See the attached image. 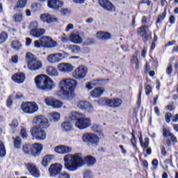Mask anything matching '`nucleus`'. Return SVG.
Masks as SVG:
<instances>
[{"label":"nucleus","instance_id":"nucleus-1","mask_svg":"<svg viewBox=\"0 0 178 178\" xmlns=\"http://www.w3.org/2000/svg\"><path fill=\"white\" fill-rule=\"evenodd\" d=\"M76 87H77V81L74 79H63L59 82L60 90L56 92L55 95L70 101L74 98L73 88H76Z\"/></svg>","mask_w":178,"mask_h":178},{"label":"nucleus","instance_id":"nucleus-2","mask_svg":"<svg viewBox=\"0 0 178 178\" xmlns=\"http://www.w3.org/2000/svg\"><path fill=\"white\" fill-rule=\"evenodd\" d=\"M64 162L65 168L70 172H76L79 168H81L84 165V161L81 153L66 154L64 156Z\"/></svg>","mask_w":178,"mask_h":178},{"label":"nucleus","instance_id":"nucleus-3","mask_svg":"<svg viewBox=\"0 0 178 178\" xmlns=\"http://www.w3.org/2000/svg\"><path fill=\"white\" fill-rule=\"evenodd\" d=\"M68 120L70 122H75V127L79 130L88 129L91 126V119L86 117L82 113L72 111L69 114Z\"/></svg>","mask_w":178,"mask_h":178},{"label":"nucleus","instance_id":"nucleus-4","mask_svg":"<svg viewBox=\"0 0 178 178\" xmlns=\"http://www.w3.org/2000/svg\"><path fill=\"white\" fill-rule=\"evenodd\" d=\"M36 88L42 91H52L55 88V82L45 74H40L35 77Z\"/></svg>","mask_w":178,"mask_h":178},{"label":"nucleus","instance_id":"nucleus-5","mask_svg":"<svg viewBox=\"0 0 178 178\" xmlns=\"http://www.w3.org/2000/svg\"><path fill=\"white\" fill-rule=\"evenodd\" d=\"M26 62L28 63V69L30 70H40L42 68V62L34 58V54L32 53H27L26 55Z\"/></svg>","mask_w":178,"mask_h":178},{"label":"nucleus","instance_id":"nucleus-6","mask_svg":"<svg viewBox=\"0 0 178 178\" xmlns=\"http://www.w3.org/2000/svg\"><path fill=\"white\" fill-rule=\"evenodd\" d=\"M21 108L24 113L33 115V113H35L38 111V104L35 102H23L21 105Z\"/></svg>","mask_w":178,"mask_h":178},{"label":"nucleus","instance_id":"nucleus-7","mask_svg":"<svg viewBox=\"0 0 178 178\" xmlns=\"http://www.w3.org/2000/svg\"><path fill=\"white\" fill-rule=\"evenodd\" d=\"M31 134L32 137L38 141H44V140L47 138V133H45V131L38 127H33L31 129Z\"/></svg>","mask_w":178,"mask_h":178},{"label":"nucleus","instance_id":"nucleus-8","mask_svg":"<svg viewBox=\"0 0 178 178\" xmlns=\"http://www.w3.org/2000/svg\"><path fill=\"white\" fill-rule=\"evenodd\" d=\"M87 73H88V69L87 67L84 65H81L77 67L72 73V76L74 79H76L77 80H81L87 76Z\"/></svg>","mask_w":178,"mask_h":178},{"label":"nucleus","instance_id":"nucleus-9","mask_svg":"<svg viewBox=\"0 0 178 178\" xmlns=\"http://www.w3.org/2000/svg\"><path fill=\"white\" fill-rule=\"evenodd\" d=\"M33 122L36 126H38L39 129H47L49 127V122L48 118L44 115H38L33 118Z\"/></svg>","mask_w":178,"mask_h":178},{"label":"nucleus","instance_id":"nucleus-10","mask_svg":"<svg viewBox=\"0 0 178 178\" xmlns=\"http://www.w3.org/2000/svg\"><path fill=\"white\" fill-rule=\"evenodd\" d=\"M40 20L43 23H47V24H52V23H60V20L58 19L54 15L49 13H44L40 15Z\"/></svg>","mask_w":178,"mask_h":178},{"label":"nucleus","instance_id":"nucleus-11","mask_svg":"<svg viewBox=\"0 0 178 178\" xmlns=\"http://www.w3.org/2000/svg\"><path fill=\"white\" fill-rule=\"evenodd\" d=\"M82 140L84 143H90L91 144H98L99 143V138L95 134L86 133L82 136Z\"/></svg>","mask_w":178,"mask_h":178},{"label":"nucleus","instance_id":"nucleus-12","mask_svg":"<svg viewBox=\"0 0 178 178\" xmlns=\"http://www.w3.org/2000/svg\"><path fill=\"white\" fill-rule=\"evenodd\" d=\"M163 136L168 138L166 140V145L168 147H172V143H177V138L175 136V134H172L170 131L166 128H163Z\"/></svg>","mask_w":178,"mask_h":178},{"label":"nucleus","instance_id":"nucleus-13","mask_svg":"<svg viewBox=\"0 0 178 178\" xmlns=\"http://www.w3.org/2000/svg\"><path fill=\"white\" fill-rule=\"evenodd\" d=\"M99 4L106 12H115L116 9L109 0H99Z\"/></svg>","mask_w":178,"mask_h":178},{"label":"nucleus","instance_id":"nucleus-14","mask_svg":"<svg viewBox=\"0 0 178 178\" xmlns=\"http://www.w3.org/2000/svg\"><path fill=\"white\" fill-rule=\"evenodd\" d=\"M62 168L63 166L60 163H56L54 164H51L49 168V175L55 177V176L60 175Z\"/></svg>","mask_w":178,"mask_h":178},{"label":"nucleus","instance_id":"nucleus-15","mask_svg":"<svg viewBox=\"0 0 178 178\" xmlns=\"http://www.w3.org/2000/svg\"><path fill=\"white\" fill-rule=\"evenodd\" d=\"M57 69L61 73H70L73 72V65L68 63H61L58 65Z\"/></svg>","mask_w":178,"mask_h":178},{"label":"nucleus","instance_id":"nucleus-16","mask_svg":"<svg viewBox=\"0 0 178 178\" xmlns=\"http://www.w3.org/2000/svg\"><path fill=\"white\" fill-rule=\"evenodd\" d=\"M27 170L31 173L33 177H40V170L37 168V166L34 163H28L26 164Z\"/></svg>","mask_w":178,"mask_h":178},{"label":"nucleus","instance_id":"nucleus-17","mask_svg":"<svg viewBox=\"0 0 178 178\" xmlns=\"http://www.w3.org/2000/svg\"><path fill=\"white\" fill-rule=\"evenodd\" d=\"M54 151L55 152H57V154L65 155V154H70V152H72L73 148L65 145H58L54 148Z\"/></svg>","mask_w":178,"mask_h":178},{"label":"nucleus","instance_id":"nucleus-18","mask_svg":"<svg viewBox=\"0 0 178 178\" xmlns=\"http://www.w3.org/2000/svg\"><path fill=\"white\" fill-rule=\"evenodd\" d=\"M12 80L17 84H22L26 80V74L23 72H18L12 76Z\"/></svg>","mask_w":178,"mask_h":178},{"label":"nucleus","instance_id":"nucleus-19","mask_svg":"<svg viewBox=\"0 0 178 178\" xmlns=\"http://www.w3.org/2000/svg\"><path fill=\"white\" fill-rule=\"evenodd\" d=\"M104 84H105V80L95 79L86 84V88L88 90H92L93 87H97L98 86H104Z\"/></svg>","mask_w":178,"mask_h":178},{"label":"nucleus","instance_id":"nucleus-20","mask_svg":"<svg viewBox=\"0 0 178 178\" xmlns=\"http://www.w3.org/2000/svg\"><path fill=\"white\" fill-rule=\"evenodd\" d=\"M47 5L49 8L54 9L55 10H58L60 8L63 6V2L59 0H49Z\"/></svg>","mask_w":178,"mask_h":178},{"label":"nucleus","instance_id":"nucleus-21","mask_svg":"<svg viewBox=\"0 0 178 178\" xmlns=\"http://www.w3.org/2000/svg\"><path fill=\"white\" fill-rule=\"evenodd\" d=\"M69 40L73 44L83 43V38H81L79 33H71L70 35Z\"/></svg>","mask_w":178,"mask_h":178},{"label":"nucleus","instance_id":"nucleus-22","mask_svg":"<svg viewBox=\"0 0 178 178\" xmlns=\"http://www.w3.org/2000/svg\"><path fill=\"white\" fill-rule=\"evenodd\" d=\"M42 151V145L40 143H34L32 145V155L33 156H38Z\"/></svg>","mask_w":178,"mask_h":178},{"label":"nucleus","instance_id":"nucleus-23","mask_svg":"<svg viewBox=\"0 0 178 178\" xmlns=\"http://www.w3.org/2000/svg\"><path fill=\"white\" fill-rule=\"evenodd\" d=\"M31 35L35 37V38H40L42 35L45 34V29H33L30 31Z\"/></svg>","mask_w":178,"mask_h":178},{"label":"nucleus","instance_id":"nucleus-24","mask_svg":"<svg viewBox=\"0 0 178 178\" xmlns=\"http://www.w3.org/2000/svg\"><path fill=\"white\" fill-rule=\"evenodd\" d=\"M104 91H105L104 88H96L90 92V97H92V98H99V97L104 94Z\"/></svg>","mask_w":178,"mask_h":178},{"label":"nucleus","instance_id":"nucleus-25","mask_svg":"<svg viewBox=\"0 0 178 178\" xmlns=\"http://www.w3.org/2000/svg\"><path fill=\"white\" fill-rule=\"evenodd\" d=\"M97 37L102 41H108V40L112 38V35L109 32L99 31L97 33Z\"/></svg>","mask_w":178,"mask_h":178},{"label":"nucleus","instance_id":"nucleus-26","mask_svg":"<svg viewBox=\"0 0 178 178\" xmlns=\"http://www.w3.org/2000/svg\"><path fill=\"white\" fill-rule=\"evenodd\" d=\"M76 106L77 108L81 110L88 109V111H91V109H92V105H91V103L88 102H83V101L78 102Z\"/></svg>","mask_w":178,"mask_h":178},{"label":"nucleus","instance_id":"nucleus-27","mask_svg":"<svg viewBox=\"0 0 178 178\" xmlns=\"http://www.w3.org/2000/svg\"><path fill=\"white\" fill-rule=\"evenodd\" d=\"M46 73L48 76H51L52 77H58L59 76V72H58V70L52 66H49L46 69Z\"/></svg>","mask_w":178,"mask_h":178},{"label":"nucleus","instance_id":"nucleus-28","mask_svg":"<svg viewBox=\"0 0 178 178\" xmlns=\"http://www.w3.org/2000/svg\"><path fill=\"white\" fill-rule=\"evenodd\" d=\"M61 129L63 131H72V130H73V124L69 121H65L61 124Z\"/></svg>","mask_w":178,"mask_h":178},{"label":"nucleus","instance_id":"nucleus-29","mask_svg":"<svg viewBox=\"0 0 178 178\" xmlns=\"http://www.w3.org/2000/svg\"><path fill=\"white\" fill-rule=\"evenodd\" d=\"M108 106L111 108H119L122 105V99H112L108 101Z\"/></svg>","mask_w":178,"mask_h":178},{"label":"nucleus","instance_id":"nucleus-30","mask_svg":"<svg viewBox=\"0 0 178 178\" xmlns=\"http://www.w3.org/2000/svg\"><path fill=\"white\" fill-rule=\"evenodd\" d=\"M49 119L50 122H58L60 119V113L54 111L49 113Z\"/></svg>","mask_w":178,"mask_h":178},{"label":"nucleus","instance_id":"nucleus-31","mask_svg":"<svg viewBox=\"0 0 178 178\" xmlns=\"http://www.w3.org/2000/svg\"><path fill=\"white\" fill-rule=\"evenodd\" d=\"M56 59L57 60V63L59 62H62V60L69 58V54L66 52H63V53H56Z\"/></svg>","mask_w":178,"mask_h":178},{"label":"nucleus","instance_id":"nucleus-32","mask_svg":"<svg viewBox=\"0 0 178 178\" xmlns=\"http://www.w3.org/2000/svg\"><path fill=\"white\" fill-rule=\"evenodd\" d=\"M27 5V0H18L14 6V10H17V9H24Z\"/></svg>","mask_w":178,"mask_h":178},{"label":"nucleus","instance_id":"nucleus-33","mask_svg":"<svg viewBox=\"0 0 178 178\" xmlns=\"http://www.w3.org/2000/svg\"><path fill=\"white\" fill-rule=\"evenodd\" d=\"M137 52L134 53V54L131 56L130 63L131 65H134L136 69L140 67V61L138 60V57Z\"/></svg>","mask_w":178,"mask_h":178},{"label":"nucleus","instance_id":"nucleus-34","mask_svg":"<svg viewBox=\"0 0 178 178\" xmlns=\"http://www.w3.org/2000/svg\"><path fill=\"white\" fill-rule=\"evenodd\" d=\"M84 161L86 162L88 166H94V165H95L97 163V159H95V158L92 156H87L84 159Z\"/></svg>","mask_w":178,"mask_h":178},{"label":"nucleus","instance_id":"nucleus-35","mask_svg":"<svg viewBox=\"0 0 178 178\" xmlns=\"http://www.w3.org/2000/svg\"><path fill=\"white\" fill-rule=\"evenodd\" d=\"M13 19L15 23H20L23 20V13L18 11L13 15Z\"/></svg>","mask_w":178,"mask_h":178},{"label":"nucleus","instance_id":"nucleus-36","mask_svg":"<svg viewBox=\"0 0 178 178\" xmlns=\"http://www.w3.org/2000/svg\"><path fill=\"white\" fill-rule=\"evenodd\" d=\"M138 33L141 37H147V35L148 34V26H142L139 28Z\"/></svg>","mask_w":178,"mask_h":178},{"label":"nucleus","instance_id":"nucleus-37","mask_svg":"<svg viewBox=\"0 0 178 178\" xmlns=\"http://www.w3.org/2000/svg\"><path fill=\"white\" fill-rule=\"evenodd\" d=\"M68 49L72 52V54H79L81 52V48L76 44H70L67 46Z\"/></svg>","mask_w":178,"mask_h":178},{"label":"nucleus","instance_id":"nucleus-38","mask_svg":"<svg viewBox=\"0 0 178 178\" xmlns=\"http://www.w3.org/2000/svg\"><path fill=\"white\" fill-rule=\"evenodd\" d=\"M52 159H54V156L52 155L45 156L42 161V166L47 168L48 166V164L49 163V162H51V161H52Z\"/></svg>","mask_w":178,"mask_h":178},{"label":"nucleus","instance_id":"nucleus-39","mask_svg":"<svg viewBox=\"0 0 178 178\" xmlns=\"http://www.w3.org/2000/svg\"><path fill=\"white\" fill-rule=\"evenodd\" d=\"M22 43L19 40H13L11 42V48H13L14 51H19L22 49Z\"/></svg>","mask_w":178,"mask_h":178},{"label":"nucleus","instance_id":"nucleus-40","mask_svg":"<svg viewBox=\"0 0 178 178\" xmlns=\"http://www.w3.org/2000/svg\"><path fill=\"white\" fill-rule=\"evenodd\" d=\"M91 129L92 131H95V133H98L99 136H104V134H102V127L99 126L98 124H95L91 127Z\"/></svg>","mask_w":178,"mask_h":178},{"label":"nucleus","instance_id":"nucleus-41","mask_svg":"<svg viewBox=\"0 0 178 178\" xmlns=\"http://www.w3.org/2000/svg\"><path fill=\"white\" fill-rule=\"evenodd\" d=\"M33 145L25 144L22 147V151L26 155H29V154H32Z\"/></svg>","mask_w":178,"mask_h":178},{"label":"nucleus","instance_id":"nucleus-42","mask_svg":"<svg viewBox=\"0 0 178 178\" xmlns=\"http://www.w3.org/2000/svg\"><path fill=\"white\" fill-rule=\"evenodd\" d=\"M40 41L42 45V48H48V42L49 41V37L43 36L40 38Z\"/></svg>","mask_w":178,"mask_h":178},{"label":"nucleus","instance_id":"nucleus-43","mask_svg":"<svg viewBox=\"0 0 178 178\" xmlns=\"http://www.w3.org/2000/svg\"><path fill=\"white\" fill-rule=\"evenodd\" d=\"M8 38V33L5 31H2L0 33V44H5L6 42V40Z\"/></svg>","mask_w":178,"mask_h":178},{"label":"nucleus","instance_id":"nucleus-44","mask_svg":"<svg viewBox=\"0 0 178 178\" xmlns=\"http://www.w3.org/2000/svg\"><path fill=\"white\" fill-rule=\"evenodd\" d=\"M52 108L55 109H59V108H62L63 106V103L56 99H54L53 101V104H51Z\"/></svg>","mask_w":178,"mask_h":178},{"label":"nucleus","instance_id":"nucleus-45","mask_svg":"<svg viewBox=\"0 0 178 178\" xmlns=\"http://www.w3.org/2000/svg\"><path fill=\"white\" fill-rule=\"evenodd\" d=\"M14 147L17 149H20L22 147V139L17 136L14 139Z\"/></svg>","mask_w":178,"mask_h":178},{"label":"nucleus","instance_id":"nucleus-46","mask_svg":"<svg viewBox=\"0 0 178 178\" xmlns=\"http://www.w3.org/2000/svg\"><path fill=\"white\" fill-rule=\"evenodd\" d=\"M47 62H49V63H58L56 54H49L47 56Z\"/></svg>","mask_w":178,"mask_h":178},{"label":"nucleus","instance_id":"nucleus-47","mask_svg":"<svg viewBox=\"0 0 178 178\" xmlns=\"http://www.w3.org/2000/svg\"><path fill=\"white\" fill-rule=\"evenodd\" d=\"M6 155V149H5V145L2 140H0V156L2 158Z\"/></svg>","mask_w":178,"mask_h":178},{"label":"nucleus","instance_id":"nucleus-48","mask_svg":"<svg viewBox=\"0 0 178 178\" xmlns=\"http://www.w3.org/2000/svg\"><path fill=\"white\" fill-rule=\"evenodd\" d=\"M54 99L55 98L52 97H47L44 99V103L46 104V105H47V106H52Z\"/></svg>","mask_w":178,"mask_h":178},{"label":"nucleus","instance_id":"nucleus-49","mask_svg":"<svg viewBox=\"0 0 178 178\" xmlns=\"http://www.w3.org/2000/svg\"><path fill=\"white\" fill-rule=\"evenodd\" d=\"M83 178H94V173L91 170H86L83 172Z\"/></svg>","mask_w":178,"mask_h":178},{"label":"nucleus","instance_id":"nucleus-50","mask_svg":"<svg viewBox=\"0 0 178 178\" xmlns=\"http://www.w3.org/2000/svg\"><path fill=\"white\" fill-rule=\"evenodd\" d=\"M58 43L49 38L47 48H54V47H56Z\"/></svg>","mask_w":178,"mask_h":178},{"label":"nucleus","instance_id":"nucleus-51","mask_svg":"<svg viewBox=\"0 0 178 178\" xmlns=\"http://www.w3.org/2000/svg\"><path fill=\"white\" fill-rule=\"evenodd\" d=\"M166 17V12H163L161 15H159L156 23H162Z\"/></svg>","mask_w":178,"mask_h":178},{"label":"nucleus","instance_id":"nucleus-52","mask_svg":"<svg viewBox=\"0 0 178 178\" xmlns=\"http://www.w3.org/2000/svg\"><path fill=\"white\" fill-rule=\"evenodd\" d=\"M95 42V40L93 38H87L83 42V45H92Z\"/></svg>","mask_w":178,"mask_h":178},{"label":"nucleus","instance_id":"nucleus-53","mask_svg":"<svg viewBox=\"0 0 178 178\" xmlns=\"http://www.w3.org/2000/svg\"><path fill=\"white\" fill-rule=\"evenodd\" d=\"M71 10L69 8H63L60 10V13L63 16H67V15H70Z\"/></svg>","mask_w":178,"mask_h":178},{"label":"nucleus","instance_id":"nucleus-54","mask_svg":"<svg viewBox=\"0 0 178 178\" xmlns=\"http://www.w3.org/2000/svg\"><path fill=\"white\" fill-rule=\"evenodd\" d=\"M10 126L12 130L13 131L15 130V129H16V127L19 126V122L17 121V120H13Z\"/></svg>","mask_w":178,"mask_h":178},{"label":"nucleus","instance_id":"nucleus-55","mask_svg":"<svg viewBox=\"0 0 178 178\" xmlns=\"http://www.w3.org/2000/svg\"><path fill=\"white\" fill-rule=\"evenodd\" d=\"M149 138H145L144 143H141V147L142 148L145 149V148H149Z\"/></svg>","mask_w":178,"mask_h":178},{"label":"nucleus","instance_id":"nucleus-56","mask_svg":"<svg viewBox=\"0 0 178 178\" xmlns=\"http://www.w3.org/2000/svg\"><path fill=\"white\" fill-rule=\"evenodd\" d=\"M109 99H100L99 100V103L100 104V105H107L108 106H109Z\"/></svg>","mask_w":178,"mask_h":178},{"label":"nucleus","instance_id":"nucleus-57","mask_svg":"<svg viewBox=\"0 0 178 178\" xmlns=\"http://www.w3.org/2000/svg\"><path fill=\"white\" fill-rule=\"evenodd\" d=\"M58 178H70V174L63 172L58 175Z\"/></svg>","mask_w":178,"mask_h":178},{"label":"nucleus","instance_id":"nucleus-58","mask_svg":"<svg viewBox=\"0 0 178 178\" xmlns=\"http://www.w3.org/2000/svg\"><path fill=\"white\" fill-rule=\"evenodd\" d=\"M60 40L62 41V42H67V41H69L70 39H69V37H67L65 33H63L60 35Z\"/></svg>","mask_w":178,"mask_h":178},{"label":"nucleus","instance_id":"nucleus-59","mask_svg":"<svg viewBox=\"0 0 178 178\" xmlns=\"http://www.w3.org/2000/svg\"><path fill=\"white\" fill-rule=\"evenodd\" d=\"M20 136L22 137V138H27V131H26V129L22 128L21 129Z\"/></svg>","mask_w":178,"mask_h":178},{"label":"nucleus","instance_id":"nucleus-60","mask_svg":"<svg viewBox=\"0 0 178 178\" xmlns=\"http://www.w3.org/2000/svg\"><path fill=\"white\" fill-rule=\"evenodd\" d=\"M34 47L35 48H42V44L40 41V39L34 42Z\"/></svg>","mask_w":178,"mask_h":178},{"label":"nucleus","instance_id":"nucleus-61","mask_svg":"<svg viewBox=\"0 0 178 178\" xmlns=\"http://www.w3.org/2000/svg\"><path fill=\"white\" fill-rule=\"evenodd\" d=\"M145 91H146V95H149V94L152 92V88L151 87V86L149 85L146 86Z\"/></svg>","mask_w":178,"mask_h":178},{"label":"nucleus","instance_id":"nucleus-62","mask_svg":"<svg viewBox=\"0 0 178 178\" xmlns=\"http://www.w3.org/2000/svg\"><path fill=\"white\" fill-rule=\"evenodd\" d=\"M30 27L31 29H38V22L37 21H34L33 22L31 23L30 24Z\"/></svg>","mask_w":178,"mask_h":178},{"label":"nucleus","instance_id":"nucleus-63","mask_svg":"<svg viewBox=\"0 0 178 178\" xmlns=\"http://www.w3.org/2000/svg\"><path fill=\"white\" fill-rule=\"evenodd\" d=\"M172 72H173V70L172 69V65L169 64L166 70V73L167 74H172Z\"/></svg>","mask_w":178,"mask_h":178},{"label":"nucleus","instance_id":"nucleus-64","mask_svg":"<svg viewBox=\"0 0 178 178\" xmlns=\"http://www.w3.org/2000/svg\"><path fill=\"white\" fill-rule=\"evenodd\" d=\"M13 101H12V96H10L7 100L6 105L8 108H10L12 106Z\"/></svg>","mask_w":178,"mask_h":178}]
</instances>
